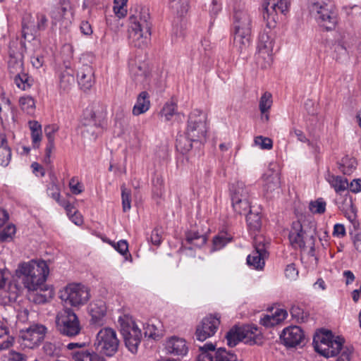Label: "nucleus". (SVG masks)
<instances>
[{
  "instance_id": "1",
  "label": "nucleus",
  "mask_w": 361,
  "mask_h": 361,
  "mask_svg": "<svg viewBox=\"0 0 361 361\" xmlns=\"http://www.w3.org/2000/svg\"><path fill=\"white\" fill-rule=\"evenodd\" d=\"M49 274V266L41 259L20 262L16 269V276L28 291L47 290L46 281Z\"/></svg>"
},
{
  "instance_id": "2",
  "label": "nucleus",
  "mask_w": 361,
  "mask_h": 361,
  "mask_svg": "<svg viewBox=\"0 0 361 361\" xmlns=\"http://www.w3.org/2000/svg\"><path fill=\"white\" fill-rule=\"evenodd\" d=\"M207 127L206 115L200 110H194L189 116L186 137L176 140V147L182 152L192 149V142H203L206 140Z\"/></svg>"
},
{
  "instance_id": "3",
  "label": "nucleus",
  "mask_w": 361,
  "mask_h": 361,
  "mask_svg": "<svg viewBox=\"0 0 361 361\" xmlns=\"http://www.w3.org/2000/svg\"><path fill=\"white\" fill-rule=\"evenodd\" d=\"M252 17L245 9H237L233 14L234 46L240 53L246 52L251 43Z\"/></svg>"
},
{
  "instance_id": "4",
  "label": "nucleus",
  "mask_w": 361,
  "mask_h": 361,
  "mask_svg": "<svg viewBox=\"0 0 361 361\" xmlns=\"http://www.w3.org/2000/svg\"><path fill=\"white\" fill-rule=\"evenodd\" d=\"M344 341L343 338L335 337L331 331L326 330L319 331L313 338L315 350L326 357L336 356L343 349Z\"/></svg>"
},
{
  "instance_id": "5",
  "label": "nucleus",
  "mask_w": 361,
  "mask_h": 361,
  "mask_svg": "<svg viewBox=\"0 0 361 361\" xmlns=\"http://www.w3.org/2000/svg\"><path fill=\"white\" fill-rule=\"evenodd\" d=\"M308 8L311 16L321 26L330 30L336 25L335 7L330 0H309Z\"/></svg>"
},
{
  "instance_id": "6",
  "label": "nucleus",
  "mask_w": 361,
  "mask_h": 361,
  "mask_svg": "<svg viewBox=\"0 0 361 361\" xmlns=\"http://www.w3.org/2000/svg\"><path fill=\"white\" fill-rule=\"evenodd\" d=\"M118 323L126 347L132 353H135L142 338L141 330L128 314L120 316Z\"/></svg>"
},
{
  "instance_id": "7",
  "label": "nucleus",
  "mask_w": 361,
  "mask_h": 361,
  "mask_svg": "<svg viewBox=\"0 0 361 361\" xmlns=\"http://www.w3.org/2000/svg\"><path fill=\"white\" fill-rule=\"evenodd\" d=\"M57 330L63 336L75 337L82 329L80 320L75 312L66 307L58 312L56 317Z\"/></svg>"
},
{
  "instance_id": "8",
  "label": "nucleus",
  "mask_w": 361,
  "mask_h": 361,
  "mask_svg": "<svg viewBox=\"0 0 361 361\" xmlns=\"http://www.w3.org/2000/svg\"><path fill=\"white\" fill-rule=\"evenodd\" d=\"M260 32L257 43V61L263 68L270 66L273 61V49L274 46V33L269 27Z\"/></svg>"
},
{
  "instance_id": "9",
  "label": "nucleus",
  "mask_w": 361,
  "mask_h": 361,
  "mask_svg": "<svg viewBox=\"0 0 361 361\" xmlns=\"http://www.w3.org/2000/svg\"><path fill=\"white\" fill-rule=\"evenodd\" d=\"M289 240L295 248L302 250L309 249V253L314 255L315 238L312 232L304 231L300 221H294L289 233Z\"/></svg>"
},
{
  "instance_id": "10",
  "label": "nucleus",
  "mask_w": 361,
  "mask_h": 361,
  "mask_svg": "<svg viewBox=\"0 0 361 361\" xmlns=\"http://www.w3.org/2000/svg\"><path fill=\"white\" fill-rule=\"evenodd\" d=\"M119 341L116 331L111 328L102 329L97 334L94 343L96 350L106 356L114 355L118 350Z\"/></svg>"
},
{
  "instance_id": "11",
  "label": "nucleus",
  "mask_w": 361,
  "mask_h": 361,
  "mask_svg": "<svg viewBox=\"0 0 361 361\" xmlns=\"http://www.w3.org/2000/svg\"><path fill=\"white\" fill-rule=\"evenodd\" d=\"M61 299L73 307L85 305L90 299L89 288L81 283L68 285L60 293Z\"/></svg>"
},
{
  "instance_id": "12",
  "label": "nucleus",
  "mask_w": 361,
  "mask_h": 361,
  "mask_svg": "<svg viewBox=\"0 0 361 361\" xmlns=\"http://www.w3.org/2000/svg\"><path fill=\"white\" fill-rule=\"evenodd\" d=\"M269 242L264 236L257 235L254 238V250L247 256V264L256 270H262L265 265V259L268 257L267 247Z\"/></svg>"
},
{
  "instance_id": "13",
  "label": "nucleus",
  "mask_w": 361,
  "mask_h": 361,
  "mask_svg": "<svg viewBox=\"0 0 361 361\" xmlns=\"http://www.w3.org/2000/svg\"><path fill=\"white\" fill-rule=\"evenodd\" d=\"M197 361H240L237 355L224 348L215 350L212 343H206L200 347Z\"/></svg>"
},
{
  "instance_id": "14",
  "label": "nucleus",
  "mask_w": 361,
  "mask_h": 361,
  "mask_svg": "<svg viewBox=\"0 0 361 361\" xmlns=\"http://www.w3.org/2000/svg\"><path fill=\"white\" fill-rule=\"evenodd\" d=\"M288 0H264L263 18L267 21V27H274L279 15L288 11Z\"/></svg>"
},
{
  "instance_id": "15",
  "label": "nucleus",
  "mask_w": 361,
  "mask_h": 361,
  "mask_svg": "<svg viewBox=\"0 0 361 361\" xmlns=\"http://www.w3.org/2000/svg\"><path fill=\"white\" fill-rule=\"evenodd\" d=\"M47 328L42 324H34L20 331L22 345L25 348H33L39 345L44 338Z\"/></svg>"
},
{
  "instance_id": "16",
  "label": "nucleus",
  "mask_w": 361,
  "mask_h": 361,
  "mask_svg": "<svg viewBox=\"0 0 361 361\" xmlns=\"http://www.w3.org/2000/svg\"><path fill=\"white\" fill-rule=\"evenodd\" d=\"M220 324L219 319L216 317H206L197 325L195 336L198 341H204L213 336Z\"/></svg>"
},
{
  "instance_id": "17",
  "label": "nucleus",
  "mask_w": 361,
  "mask_h": 361,
  "mask_svg": "<svg viewBox=\"0 0 361 361\" xmlns=\"http://www.w3.org/2000/svg\"><path fill=\"white\" fill-rule=\"evenodd\" d=\"M128 26L151 30L149 9L147 7L135 8L133 13L129 17Z\"/></svg>"
},
{
  "instance_id": "18",
  "label": "nucleus",
  "mask_w": 361,
  "mask_h": 361,
  "mask_svg": "<svg viewBox=\"0 0 361 361\" xmlns=\"http://www.w3.org/2000/svg\"><path fill=\"white\" fill-rule=\"evenodd\" d=\"M128 39L130 43L137 48L146 47L149 42L151 30L128 26Z\"/></svg>"
},
{
  "instance_id": "19",
  "label": "nucleus",
  "mask_w": 361,
  "mask_h": 361,
  "mask_svg": "<svg viewBox=\"0 0 361 361\" xmlns=\"http://www.w3.org/2000/svg\"><path fill=\"white\" fill-rule=\"evenodd\" d=\"M164 349L167 354L177 356H184L188 351L185 340L176 336H171L166 340Z\"/></svg>"
},
{
  "instance_id": "20",
  "label": "nucleus",
  "mask_w": 361,
  "mask_h": 361,
  "mask_svg": "<svg viewBox=\"0 0 361 361\" xmlns=\"http://www.w3.org/2000/svg\"><path fill=\"white\" fill-rule=\"evenodd\" d=\"M280 338L286 346L294 347L300 344L304 338V334L299 326H292L284 329Z\"/></svg>"
},
{
  "instance_id": "21",
  "label": "nucleus",
  "mask_w": 361,
  "mask_h": 361,
  "mask_svg": "<svg viewBox=\"0 0 361 361\" xmlns=\"http://www.w3.org/2000/svg\"><path fill=\"white\" fill-rule=\"evenodd\" d=\"M105 116L106 113L103 108L94 106L85 110L83 121L85 126L92 127V124L93 128H102Z\"/></svg>"
},
{
  "instance_id": "22",
  "label": "nucleus",
  "mask_w": 361,
  "mask_h": 361,
  "mask_svg": "<svg viewBox=\"0 0 361 361\" xmlns=\"http://www.w3.org/2000/svg\"><path fill=\"white\" fill-rule=\"evenodd\" d=\"M130 73L133 80L140 84L147 82L149 70L147 65L142 61H132L130 63Z\"/></svg>"
},
{
  "instance_id": "23",
  "label": "nucleus",
  "mask_w": 361,
  "mask_h": 361,
  "mask_svg": "<svg viewBox=\"0 0 361 361\" xmlns=\"http://www.w3.org/2000/svg\"><path fill=\"white\" fill-rule=\"evenodd\" d=\"M77 77L79 85L84 90H90L94 84V71L90 65H82L78 71Z\"/></svg>"
},
{
  "instance_id": "24",
  "label": "nucleus",
  "mask_w": 361,
  "mask_h": 361,
  "mask_svg": "<svg viewBox=\"0 0 361 361\" xmlns=\"http://www.w3.org/2000/svg\"><path fill=\"white\" fill-rule=\"evenodd\" d=\"M240 334L243 335V341L249 345L262 343L261 331L254 326H243L240 327Z\"/></svg>"
},
{
  "instance_id": "25",
  "label": "nucleus",
  "mask_w": 361,
  "mask_h": 361,
  "mask_svg": "<svg viewBox=\"0 0 361 361\" xmlns=\"http://www.w3.org/2000/svg\"><path fill=\"white\" fill-rule=\"evenodd\" d=\"M264 190L267 195L279 192L281 185L280 175L276 171L269 170L264 176Z\"/></svg>"
},
{
  "instance_id": "26",
  "label": "nucleus",
  "mask_w": 361,
  "mask_h": 361,
  "mask_svg": "<svg viewBox=\"0 0 361 361\" xmlns=\"http://www.w3.org/2000/svg\"><path fill=\"white\" fill-rule=\"evenodd\" d=\"M288 313L283 309H276L271 314H264L260 319V324L267 328L274 326L279 324L286 319Z\"/></svg>"
},
{
  "instance_id": "27",
  "label": "nucleus",
  "mask_w": 361,
  "mask_h": 361,
  "mask_svg": "<svg viewBox=\"0 0 361 361\" xmlns=\"http://www.w3.org/2000/svg\"><path fill=\"white\" fill-rule=\"evenodd\" d=\"M149 107V95L147 92L143 91L138 94L132 113L134 116H139L147 112Z\"/></svg>"
},
{
  "instance_id": "28",
  "label": "nucleus",
  "mask_w": 361,
  "mask_h": 361,
  "mask_svg": "<svg viewBox=\"0 0 361 361\" xmlns=\"http://www.w3.org/2000/svg\"><path fill=\"white\" fill-rule=\"evenodd\" d=\"M90 312L92 317V322L95 324L100 325L102 324V319L106 315V305L103 302L94 303L91 305Z\"/></svg>"
},
{
  "instance_id": "29",
  "label": "nucleus",
  "mask_w": 361,
  "mask_h": 361,
  "mask_svg": "<svg viewBox=\"0 0 361 361\" xmlns=\"http://www.w3.org/2000/svg\"><path fill=\"white\" fill-rule=\"evenodd\" d=\"M145 335L154 340L159 338L162 334V325L159 321H149L144 326Z\"/></svg>"
},
{
  "instance_id": "30",
  "label": "nucleus",
  "mask_w": 361,
  "mask_h": 361,
  "mask_svg": "<svg viewBox=\"0 0 361 361\" xmlns=\"http://www.w3.org/2000/svg\"><path fill=\"white\" fill-rule=\"evenodd\" d=\"M8 71L13 76L23 71V58L20 53L10 54Z\"/></svg>"
},
{
  "instance_id": "31",
  "label": "nucleus",
  "mask_w": 361,
  "mask_h": 361,
  "mask_svg": "<svg viewBox=\"0 0 361 361\" xmlns=\"http://www.w3.org/2000/svg\"><path fill=\"white\" fill-rule=\"evenodd\" d=\"M72 16V12L69 4L66 0L61 1V6L52 13V18L57 21L62 20H68L70 21Z\"/></svg>"
},
{
  "instance_id": "32",
  "label": "nucleus",
  "mask_w": 361,
  "mask_h": 361,
  "mask_svg": "<svg viewBox=\"0 0 361 361\" xmlns=\"http://www.w3.org/2000/svg\"><path fill=\"white\" fill-rule=\"evenodd\" d=\"M249 188L242 181H237L230 187L231 200H233L234 196L238 197V199L249 198Z\"/></svg>"
},
{
  "instance_id": "33",
  "label": "nucleus",
  "mask_w": 361,
  "mask_h": 361,
  "mask_svg": "<svg viewBox=\"0 0 361 361\" xmlns=\"http://www.w3.org/2000/svg\"><path fill=\"white\" fill-rule=\"evenodd\" d=\"M73 359L75 361H106L102 356L97 353L84 350L73 353Z\"/></svg>"
},
{
  "instance_id": "34",
  "label": "nucleus",
  "mask_w": 361,
  "mask_h": 361,
  "mask_svg": "<svg viewBox=\"0 0 361 361\" xmlns=\"http://www.w3.org/2000/svg\"><path fill=\"white\" fill-rule=\"evenodd\" d=\"M232 206L234 211L238 214H247L250 209V203L249 198L243 197L238 199V197L234 196L233 200H231Z\"/></svg>"
},
{
  "instance_id": "35",
  "label": "nucleus",
  "mask_w": 361,
  "mask_h": 361,
  "mask_svg": "<svg viewBox=\"0 0 361 361\" xmlns=\"http://www.w3.org/2000/svg\"><path fill=\"white\" fill-rule=\"evenodd\" d=\"M327 180L336 192H341L348 188V182L341 176L329 175Z\"/></svg>"
},
{
  "instance_id": "36",
  "label": "nucleus",
  "mask_w": 361,
  "mask_h": 361,
  "mask_svg": "<svg viewBox=\"0 0 361 361\" xmlns=\"http://www.w3.org/2000/svg\"><path fill=\"white\" fill-rule=\"evenodd\" d=\"M15 343V338L13 334H11L9 328L4 326L1 322V350L8 349L13 345Z\"/></svg>"
},
{
  "instance_id": "37",
  "label": "nucleus",
  "mask_w": 361,
  "mask_h": 361,
  "mask_svg": "<svg viewBox=\"0 0 361 361\" xmlns=\"http://www.w3.org/2000/svg\"><path fill=\"white\" fill-rule=\"evenodd\" d=\"M177 114V104L172 100L166 102L160 112L166 121H171Z\"/></svg>"
},
{
  "instance_id": "38",
  "label": "nucleus",
  "mask_w": 361,
  "mask_h": 361,
  "mask_svg": "<svg viewBox=\"0 0 361 361\" xmlns=\"http://www.w3.org/2000/svg\"><path fill=\"white\" fill-rule=\"evenodd\" d=\"M227 343L231 347L235 346L239 341H243V335L240 334V327L231 329L226 334Z\"/></svg>"
},
{
  "instance_id": "39",
  "label": "nucleus",
  "mask_w": 361,
  "mask_h": 361,
  "mask_svg": "<svg viewBox=\"0 0 361 361\" xmlns=\"http://www.w3.org/2000/svg\"><path fill=\"white\" fill-rule=\"evenodd\" d=\"M356 166L355 159L346 157L342 159L339 169L344 174H350L356 169Z\"/></svg>"
},
{
  "instance_id": "40",
  "label": "nucleus",
  "mask_w": 361,
  "mask_h": 361,
  "mask_svg": "<svg viewBox=\"0 0 361 361\" xmlns=\"http://www.w3.org/2000/svg\"><path fill=\"white\" fill-rule=\"evenodd\" d=\"M186 240L188 243L195 246H202L205 244L207 241V238L204 235L192 231L186 233Z\"/></svg>"
},
{
  "instance_id": "41",
  "label": "nucleus",
  "mask_w": 361,
  "mask_h": 361,
  "mask_svg": "<svg viewBox=\"0 0 361 361\" xmlns=\"http://www.w3.org/2000/svg\"><path fill=\"white\" fill-rule=\"evenodd\" d=\"M13 78L17 87L22 90H26L31 85L29 76L23 71L22 73L13 75Z\"/></svg>"
},
{
  "instance_id": "42",
  "label": "nucleus",
  "mask_w": 361,
  "mask_h": 361,
  "mask_svg": "<svg viewBox=\"0 0 361 361\" xmlns=\"http://www.w3.org/2000/svg\"><path fill=\"white\" fill-rule=\"evenodd\" d=\"M16 233V227L13 224H8L1 228V243L11 242Z\"/></svg>"
},
{
  "instance_id": "43",
  "label": "nucleus",
  "mask_w": 361,
  "mask_h": 361,
  "mask_svg": "<svg viewBox=\"0 0 361 361\" xmlns=\"http://www.w3.org/2000/svg\"><path fill=\"white\" fill-rule=\"evenodd\" d=\"M188 1L189 0H170V6L177 13L183 16L188 11Z\"/></svg>"
},
{
  "instance_id": "44",
  "label": "nucleus",
  "mask_w": 361,
  "mask_h": 361,
  "mask_svg": "<svg viewBox=\"0 0 361 361\" xmlns=\"http://www.w3.org/2000/svg\"><path fill=\"white\" fill-rule=\"evenodd\" d=\"M37 32V31L34 23L29 22L27 23H23L22 33L25 39L27 41L33 39L35 37Z\"/></svg>"
},
{
  "instance_id": "45",
  "label": "nucleus",
  "mask_w": 361,
  "mask_h": 361,
  "mask_svg": "<svg viewBox=\"0 0 361 361\" xmlns=\"http://www.w3.org/2000/svg\"><path fill=\"white\" fill-rule=\"evenodd\" d=\"M272 105V96L269 92H264L259 99V107L262 114L267 113Z\"/></svg>"
},
{
  "instance_id": "46",
  "label": "nucleus",
  "mask_w": 361,
  "mask_h": 361,
  "mask_svg": "<svg viewBox=\"0 0 361 361\" xmlns=\"http://www.w3.org/2000/svg\"><path fill=\"white\" fill-rule=\"evenodd\" d=\"M19 104L21 109L27 114H32L35 108L34 99L29 96L20 97Z\"/></svg>"
},
{
  "instance_id": "47",
  "label": "nucleus",
  "mask_w": 361,
  "mask_h": 361,
  "mask_svg": "<svg viewBox=\"0 0 361 361\" xmlns=\"http://www.w3.org/2000/svg\"><path fill=\"white\" fill-rule=\"evenodd\" d=\"M74 77L71 73L63 72L61 73L60 78V87L64 91H67L74 83Z\"/></svg>"
},
{
  "instance_id": "48",
  "label": "nucleus",
  "mask_w": 361,
  "mask_h": 361,
  "mask_svg": "<svg viewBox=\"0 0 361 361\" xmlns=\"http://www.w3.org/2000/svg\"><path fill=\"white\" fill-rule=\"evenodd\" d=\"M326 202L322 198H319L310 203V210L314 214H323L326 210Z\"/></svg>"
},
{
  "instance_id": "49",
  "label": "nucleus",
  "mask_w": 361,
  "mask_h": 361,
  "mask_svg": "<svg viewBox=\"0 0 361 361\" xmlns=\"http://www.w3.org/2000/svg\"><path fill=\"white\" fill-rule=\"evenodd\" d=\"M122 205L123 210L124 212L129 211L131 208V192L129 190H127L125 187H122Z\"/></svg>"
},
{
  "instance_id": "50",
  "label": "nucleus",
  "mask_w": 361,
  "mask_h": 361,
  "mask_svg": "<svg viewBox=\"0 0 361 361\" xmlns=\"http://www.w3.org/2000/svg\"><path fill=\"white\" fill-rule=\"evenodd\" d=\"M334 52L336 53V60L341 62L347 59L348 52L343 43H338L334 45Z\"/></svg>"
},
{
  "instance_id": "51",
  "label": "nucleus",
  "mask_w": 361,
  "mask_h": 361,
  "mask_svg": "<svg viewBox=\"0 0 361 361\" xmlns=\"http://www.w3.org/2000/svg\"><path fill=\"white\" fill-rule=\"evenodd\" d=\"M254 141L255 144L262 149H271L273 147L272 140L267 137L257 136Z\"/></svg>"
},
{
  "instance_id": "52",
  "label": "nucleus",
  "mask_w": 361,
  "mask_h": 361,
  "mask_svg": "<svg viewBox=\"0 0 361 361\" xmlns=\"http://www.w3.org/2000/svg\"><path fill=\"white\" fill-rule=\"evenodd\" d=\"M100 128H93L92 126L90 127V126H85V122L82 121V134L85 137H87L90 140L95 139L98 133V130Z\"/></svg>"
},
{
  "instance_id": "53",
  "label": "nucleus",
  "mask_w": 361,
  "mask_h": 361,
  "mask_svg": "<svg viewBox=\"0 0 361 361\" xmlns=\"http://www.w3.org/2000/svg\"><path fill=\"white\" fill-rule=\"evenodd\" d=\"M1 154L4 155L5 159H1V166H7L11 159V148L5 143L4 140L1 139Z\"/></svg>"
},
{
  "instance_id": "54",
  "label": "nucleus",
  "mask_w": 361,
  "mask_h": 361,
  "mask_svg": "<svg viewBox=\"0 0 361 361\" xmlns=\"http://www.w3.org/2000/svg\"><path fill=\"white\" fill-rule=\"evenodd\" d=\"M3 361H25V358L22 354L13 350H10L6 353L1 355Z\"/></svg>"
},
{
  "instance_id": "55",
  "label": "nucleus",
  "mask_w": 361,
  "mask_h": 361,
  "mask_svg": "<svg viewBox=\"0 0 361 361\" xmlns=\"http://www.w3.org/2000/svg\"><path fill=\"white\" fill-rule=\"evenodd\" d=\"M229 241L230 239L226 238L223 234L215 236L213 240L214 250H220L224 247Z\"/></svg>"
},
{
  "instance_id": "56",
  "label": "nucleus",
  "mask_w": 361,
  "mask_h": 361,
  "mask_svg": "<svg viewBox=\"0 0 361 361\" xmlns=\"http://www.w3.org/2000/svg\"><path fill=\"white\" fill-rule=\"evenodd\" d=\"M247 221L249 226L254 230H258L261 227L260 218L257 215L248 214L247 216Z\"/></svg>"
},
{
  "instance_id": "57",
  "label": "nucleus",
  "mask_w": 361,
  "mask_h": 361,
  "mask_svg": "<svg viewBox=\"0 0 361 361\" xmlns=\"http://www.w3.org/2000/svg\"><path fill=\"white\" fill-rule=\"evenodd\" d=\"M343 9L349 16L356 17L361 15V6L359 5L345 6Z\"/></svg>"
},
{
  "instance_id": "58",
  "label": "nucleus",
  "mask_w": 361,
  "mask_h": 361,
  "mask_svg": "<svg viewBox=\"0 0 361 361\" xmlns=\"http://www.w3.org/2000/svg\"><path fill=\"white\" fill-rule=\"evenodd\" d=\"M47 23V18L45 15L42 13L37 14V23L35 25V28L37 31L43 30L45 29Z\"/></svg>"
},
{
  "instance_id": "59",
  "label": "nucleus",
  "mask_w": 361,
  "mask_h": 361,
  "mask_svg": "<svg viewBox=\"0 0 361 361\" xmlns=\"http://www.w3.org/2000/svg\"><path fill=\"white\" fill-rule=\"evenodd\" d=\"M48 195L55 200L57 202H59L60 198V190L58 186L54 183L51 184L47 189Z\"/></svg>"
},
{
  "instance_id": "60",
  "label": "nucleus",
  "mask_w": 361,
  "mask_h": 361,
  "mask_svg": "<svg viewBox=\"0 0 361 361\" xmlns=\"http://www.w3.org/2000/svg\"><path fill=\"white\" fill-rule=\"evenodd\" d=\"M221 11V5L217 0H212L209 7V12L212 18L216 17Z\"/></svg>"
},
{
  "instance_id": "61",
  "label": "nucleus",
  "mask_w": 361,
  "mask_h": 361,
  "mask_svg": "<svg viewBox=\"0 0 361 361\" xmlns=\"http://www.w3.org/2000/svg\"><path fill=\"white\" fill-rule=\"evenodd\" d=\"M59 130L56 125H49L45 126L44 133L48 141H54V134Z\"/></svg>"
},
{
  "instance_id": "62",
  "label": "nucleus",
  "mask_w": 361,
  "mask_h": 361,
  "mask_svg": "<svg viewBox=\"0 0 361 361\" xmlns=\"http://www.w3.org/2000/svg\"><path fill=\"white\" fill-rule=\"evenodd\" d=\"M69 187H70L71 192L75 195H78L82 192V186L75 179V178H72L70 180Z\"/></svg>"
},
{
  "instance_id": "63",
  "label": "nucleus",
  "mask_w": 361,
  "mask_h": 361,
  "mask_svg": "<svg viewBox=\"0 0 361 361\" xmlns=\"http://www.w3.org/2000/svg\"><path fill=\"white\" fill-rule=\"evenodd\" d=\"M42 130L31 133L32 145L33 148H39L42 141Z\"/></svg>"
},
{
  "instance_id": "64",
  "label": "nucleus",
  "mask_w": 361,
  "mask_h": 361,
  "mask_svg": "<svg viewBox=\"0 0 361 361\" xmlns=\"http://www.w3.org/2000/svg\"><path fill=\"white\" fill-rule=\"evenodd\" d=\"M346 234L344 225L336 224L334 226L333 235L338 238H343Z\"/></svg>"
}]
</instances>
